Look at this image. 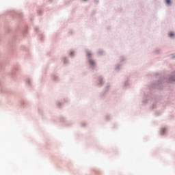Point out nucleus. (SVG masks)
Masks as SVG:
<instances>
[{"label": "nucleus", "mask_w": 175, "mask_h": 175, "mask_svg": "<svg viewBox=\"0 0 175 175\" xmlns=\"http://www.w3.org/2000/svg\"><path fill=\"white\" fill-rule=\"evenodd\" d=\"M173 36H174L173 32H170V33H169V37L173 38Z\"/></svg>", "instance_id": "f03ea898"}, {"label": "nucleus", "mask_w": 175, "mask_h": 175, "mask_svg": "<svg viewBox=\"0 0 175 175\" xmlns=\"http://www.w3.org/2000/svg\"><path fill=\"white\" fill-rule=\"evenodd\" d=\"M166 2H167V5H169V4H170V2H171V1H166Z\"/></svg>", "instance_id": "20e7f679"}, {"label": "nucleus", "mask_w": 175, "mask_h": 175, "mask_svg": "<svg viewBox=\"0 0 175 175\" xmlns=\"http://www.w3.org/2000/svg\"><path fill=\"white\" fill-rule=\"evenodd\" d=\"M89 63L90 64V65L94 66L95 64V62L93 60H90L89 61Z\"/></svg>", "instance_id": "f257e3e1"}, {"label": "nucleus", "mask_w": 175, "mask_h": 175, "mask_svg": "<svg viewBox=\"0 0 175 175\" xmlns=\"http://www.w3.org/2000/svg\"><path fill=\"white\" fill-rule=\"evenodd\" d=\"M87 55L88 57H90L92 55V53H90V52H88Z\"/></svg>", "instance_id": "7ed1b4c3"}, {"label": "nucleus", "mask_w": 175, "mask_h": 175, "mask_svg": "<svg viewBox=\"0 0 175 175\" xmlns=\"http://www.w3.org/2000/svg\"><path fill=\"white\" fill-rule=\"evenodd\" d=\"M165 1H170V0H165Z\"/></svg>", "instance_id": "39448f33"}]
</instances>
